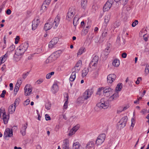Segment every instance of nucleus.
<instances>
[{
    "label": "nucleus",
    "mask_w": 149,
    "mask_h": 149,
    "mask_svg": "<svg viewBox=\"0 0 149 149\" xmlns=\"http://www.w3.org/2000/svg\"><path fill=\"white\" fill-rule=\"evenodd\" d=\"M77 72L75 71H73L70 77V81H73L74 80L76 77V73Z\"/></svg>",
    "instance_id": "393cba45"
},
{
    "label": "nucleus",
    "mask_w": 149,
    "mask_h": 149,
    "mask_svg": "<svg viewBox=\"0 0 149 149\" xmlns=\"http://www.w3.org/2000/svg\"><path fill=\"white\" fill-rule=\"evenodd\" d=\"M69 146V141L68 139H66L63 141L62 146Z\"/></svg>",
    "instance_id": "37998d69"
},
{
    "label": "nucleus",
    "mask_w": 149,
    "mask_h": 149,
    "mask_svg": "<svg viewBox=\"0 0 149 149\" xmlns=\"http://www.w3.org/2000/svg\"><path fill=\"white\" fill-rule=\"evenodd\" d=\"M127 120V117L124 116L122 118L118 123V128L119 130L124 127L126 125Z\"/></svg>",
    "instance_id": "7ed1b4c3"
},
{
    "label": "nucleus",
    "mask_w": 149,
    "mask_h": 149,
    "mask_svg": "<svg viewBox=\"0 0 149 149\" xmlns=\"http://www.w3.org/2000/svg\"><path fill=\"white\" fill-rule=\"evenodd\" d=\"M79 19V17L78 15H76L74 17V18L73 21V24L74 26H76L78 22Z\"/></svg>",
    "instance_id": "c85d7f7f"
},
{
    "label": "nucleus",
    "mask_w": 149,
    "mask_h": 149,
    "mask_svg": "<svg viewBox=\"0 0 149 149\" xmlns=\"http://www.w3.org/2000/svg\"><path fill=\"white\" fill-rule=\"evenodd\" d=\"M24 90L25 95L26 96L29 95L31 94L32 91V87L30 85H26L24 87Z\"/></svg>",
    "instance_id": "f8f14e48"
},
{
    "label": "nucleus",
    "mask_w": 149,
    "mask_h": 149,
    "mask_svg": "<svg viewBox=\"0 0 149 149\" xmlns=\"http://www.w3.org/2000/svg\"><path fill=\"white\" fill-rule=\"evenodd\" d=\"M145 72L147 74H148L149 72V65H147L146 66L145 69Z\"/></svg>",
    "instance_id": "bf43d9fd"
},
{
    "label": "nucleus",
    "mask_w": 149,
    "mask_h": 149,
    "mask_svg": "<svg viewBox=\"0 0 149 149\" xmlns=\"http://www.w3.org/2000/svg\"><path fill=\"white\" fill-rule=\"evenodd\" d=\"M60 19L61 17L59 15H57L56 17H55L54 22L52 23L53 25H54V28H55L54 27L56 28L58 26L59 24Z\"/></svg>",
    "instance_id": "2eb2a0df"
},
{
    "label": "nucleus",
    "mask_w": 149,
    "mask_h": 149,
    "mask_svg": "<svg viewBox=\"0 0 149 149\" xmlns=\"http://www.w3.org/2000/svg\"><path fill=\"white\" fill-rule=\"evenodd\" d=\"M51 106V104L50 102H48L45 104V107L47 109L49 110L50 109Z\"/></svg>",
    "instance_id": "e433bc0d"
},
{
    "label": "nucleus",
    "mask_w": 149,
    "mask_h": 149,
    "mask_svg": "<svg viewBox=\"0 0 149 149\" xmlns=\"http://www.w3.org/2000/svg\"><path fill=\"white\" fill-rule=\"evenodd\" d=\"M44 81V79L42 78H40L37 80L35 82V84L37 85L40 84H41Z\"/></svg>",
    "instance_id": "a19ab883"
},
{
    "label": "nucleus",
    "mask_w": 149,
    "mask_h": 149,
    "mask_svg": "<svg viewBox=\"0 0 149 149\" xmlns=\"http://www.w3.org/2000/svg\"><path fill=\"white\" fill-rule=\"evenodd\" d=\"M45 118L47 120H50V116L47 114H45Z\"/></svg>",
    "instance_id": "774afa93"
},
{
    "label": "nucleus",
    "mask_w": 149,
    "mask_h": 149,
    "mask_svg": "<svg viewBox=\"0 0 149 149\" xmlns=\"http://www.w3.org/2000/svg\"><path fill=\"white\" fill-rule=\"evenodd\" d=\"M82 65V62L80 60H79L76 64L75 66L74 67L75 71L78 72L80 69V67Z\"/></svg>",
    "instance_id": "a211bd4d"
},
{
    "label": "nucleus",
    "mask_w": 149,
    "mask_h": 149,
    "mask_svg": "<svg viewBox=\"0 0 149 149\" xmlns=\"http://www.w3.org/2000/svg\"><path fill=\"white\" fill-rule=\"evenodd\" d=\"M40 22V19L39 17L35 18L33 21L32 23V29L35 30L38 26Z\"/></svg>",
    "instance_id": "1a4fd4ad"
},
{
    "label": "nucleus",
    "mask_w": 149,
    "mask_h": 149,
    "mask_svg": "<svg viewBox=\"0 0 149 149\" xmlns=\"http://www.w3.org/2000/svg\"><path fill=\"white\" fill-rule=\"evenodd\" d=\"M22 79L21 78H19L17 80L16 84V85H17V86H20L21 84H22Z\"/></svg>",
    "instance_id": "a18cd8bd"
},
{
    "label": "nucleus",
    "mask_w": 149,
    "mask_h": 149,
    "mask_svg": "<svg viewBox=\"0 0 149 149\" xmlns=\"http://www.w3.org/2000/svg\"><path fill=\"white\" fill-rule=\"evenodd\" d=\"M113 90L111 88H104L103 94L107 97H109L112 95Z\"/></svg>",
    "instance_id": "39448f33"
},
{
    "label": "nucleus",
    "mask_w": 149,
    "mask_h": 149,
    "mask_svg": "<svg viewBox=\"0 0 149 149\" xmlns=\"http://www.w3.org/2000/svg\"><path fill=\"white\" fill-rule=\"evenodd\" d=\"M48 58H49V60L52 62L55 60L52 54H51Z\"/></svg>",
    "instance_id": "8fccbe9b"
},
{
    "label": "nucleus",
    "mask_w": 149,
    "mask_h": 149,
    "mask_svg": "<svg viewBox=\"0 0 149 149\" xmlns=\"http://www.w3.org/2000/svg\"><path fill=\"white\" fill-rule=\"evenodd\" d=\"M89 68H90L89 67L88 68H85L82 70V76L83 77H85L86 76L89 71Z\"/></svg>",
    "instance_id": "b1692460"
},
{
    "label": "nucleus",
    "mask_w": 149,
    "mask_h": 149,
    "mask_svg": "<svg viewBox=\"0 0 149 149\" xmlns=\"http://www.w3.org/2000/svg\"><path fill=\"white\" fill-rule=\"evenodd\" d=\"M109 47H107V48L104 50V55L107 56L109 54Z\"/></svg>",
    "instance_id": "4c0bfd02"
},
{
    "label": "nucleus",
    "mask_w": 149,
    "mask_h": 149,
    "mask_svg": "<svg viewBox=\"0 0 149 149\" xmlns=\"http://www.w3.org/2000/svg\"><path fill=\"white\" fill-rule=\"evenodd\" d=\"M48 7V5L45 3H43L41 6V8L42 9H45L47 8Z\"/></svg>",
    "instance_id": "5fc2aeb1"
},
{
    "label": "nucleus",
    "mask_w": 149,
    "mask_h": 149,
    "mask_svg": "<svg viewBox=\"0 0 149 149\" xmlns=\"http://www.w3.org/2000/svg\"><path fill=\"white\" fill-rule=\"evenodd\" d=\"M13 136V131L12 129L7 128L6 129L3 135L5 138L8 137H11Z\"/></svg>",
    "instance_id": "6e6552de"
},
{
    "label": "nucleus",
    "mask_w": 149,
    "mask_h": 149,
    "mask_svg": "<svg viewBox=\"0 0 149 149\" xmlns=\"http://www.w3.org/2000/svg\"><path fill=\"white\" fill-rule=\"evenodd\" d=\"M16 107L13 105V104H11L10 106L8 109V112L12 114L15 111V109Z\"/></svg>",
    "instance_id": "6ab92c4d"
},
{
    "label": "nucleus",
    "mask_w": 149,
    "mask_h": 149,
    "mask_svg": "<svg viewBox=\"0 0 149 149\" xmlns=\"http://www.w3.org/2000/svg\"><path fill=\"white\" fill-rule=\"evenodd\" d=\"M88 30L87 29L83 30L81 32V35L85 36L88 33Z\"/></svg>",
    "instance_id": "c03bdc74"
},
{
    "label": "nucleus",
    "mask_w": 149,
    "mask_h": 149,
    "mask_svg": "<svg viewBox=\"0 0 149 149\" xmlns=\"http://www.w3.org/2000/svg\"><path fill=\"white\" fill-rule=\"evenodd\" d=\"M118 97V94L117 93H115L111 95L109 98V99L110 101H112L113 100H116Z\"/></svg>",
    "instance_id": "4be33fe9"
},
{
    "label": "nucleus",
    "mask_w": 149,
    "mask_h": 149,
    "mask_svg": "<svg viewBox=\"0 0 149 149\" xmlns=\"http://www.w3.org/2000/svg\"><path fill=\"white\" fill-rule=\"evenodd\" d=\"M19 37L18 36H17L15 38V43L16 44H17L18 42V41L19 40Z\"/></svg>",
    "instance_id": "0e129e2a"
},
{
    "label": "nucleus",
    "mask_w": 149,
    "mask_h": 149,
    "mask_svg": "<svg viewBox=\"0 0 149 149\" xmlns=\"http://www.w3.org/2000/svg\"><path fill=\"white\" fill-rule=\"evenodd\" d=\"M69 96L68 95H67L66 98V99L65 100V102L64 103V106H63V108L64 109H66L68 107V99Z\"/></svg>",
    "instance_id": "c9c22d12"
},
{
    "label": "nucleus",
    "mask_w": 149,
    "mask_h": 149,
    "mask_svg": "<svg viewBox=\"0 0 149 149\" xmlns=\"http://www.w3.org/2000/svg\"><path fill=\"white\" fill-rule=\"evenodd\" d=\"M107 34V31H104L102 34V38L106 37Z\"/></svg>",
    "instance_id": "338daca9"
},
{
    "label": "nucleus",
    "mask_w": 149,
    "mask_h": 149,
    "mask_svg": "<svg viewBox=\"0 0 149 149\" xmlns=\"http://www.w3.org/2000/svg\"><path fill=\"white\" fill-rule=\"evenodd\" d=\"M112 5V4H111L109 2H106L103 7V9H109Z\"/></svg>",
    "instance_id": "a878e982"
},
{
    "label": "nucleus",
    "mask_w": 149,
    "mask_h": 149,
    "mask_svg": "<svg viewBox=\"0 0 149 149\" xmlns=\"http://www.w3.org/2000/svg\"><path fill=\"white\" fill-rule=\"evenodd\" d=\"M20 86H17V85H16V86L14 88V91L17 93L19 89V87Z\"/></svg>",
    "instance_id": "680f3d73"
},
{
    "label": "nucleus",
    "mask_w": 149,
    "mask_h": 149,
    "mask_svg": "<svg viewBox=\"0 0 149 149\" xmlns=\"http://www.w3.org/2000/svg\"><path fill=\"white\" fill-rule=\"evenodd\" d=\"M119 6L118 3H115L113 4V8L117 9Z\"/></svg>",
    "instance_id": "3c124183"
},
{
    "label": "nucleus",
    "mask_w": 149,
    "mask_h": 149,
    "mask_svg": "<svg viewBox=\"0 0 149 149\" xmlns=\"http://www.w3.org/2000/svg\"><path fill=\"white\" fill-rule=\"evenodd\" d=\"M135 123V119L133 118H132L131 119V124L130 127V128L132 130L133 129V127L134 126Z\"/></svg>",
    "instance_id": "58836bf2"
},
{
    "label": "nucleus",
    "mask_w": 149,
    "mask_h": 149,
    "mask_svg": "<svg viewBox=\"0 0 149 149\" xmlns=\"http://www.w3.org/2000/svg\"><path fill=\"white\" fill-rule=\"evenodd\" d=\"M116 75L113 74H109L107 77V82L108 83L111 84L116 79Z\"/></svg>",
    "instance_id": "ddd939ff"
},
{
    "label": "nucleus",
    "mask_w": 149,
    "mask_h": 149,
    "mask_svg": "<svg viewBox=\"0 0 149 149\" xmlns=\"http://www.w3.org/2000/svg\"><path fill=\"white\" fill-rule=\"evenodd\" d=\"M79 125H76L73 127V128L72 129L73 130H74V131L75 132H76L79 129Z\"/></svg>",
    "instance_id": "603ef678"
},
{
    "label": "nucleus",
    "mask_w": 149,
    "mask_h": 149,
    "mask_svg": "<svg viewBox=\"0 0 149 149\" xmlns=\"http://www.w3.org/2000/svg\"><path fill=\"white\" fill-rule=\"evenodd\" d=\"M54 73V72H52L46 75V79H50L52 75H53Z\"/></svg>",
    "instance_id": "ea45409f"
},
{
    "label": "nucleus",
    "mask_w": 149,
    "mask_h": 149,
    "mask_svg": "<svg viewBox=\"0 0 149 149\" xmlns=\"http://www.w3.org/2000/svg\"><path fill=\"white\" fill-rule=\"evenodd\" d=\"M61 54V51L60 50H58L52 54L54 58L56 60L58 58Z\"/></svg>",
    "instance_id": "aec40b11"
},
{
    "label": "nucleus",
    "mask_w": 149,
    "mask_h": 149,
    "mask_svg": "<svg viewBox=\"0 0 149 149\" xmlns=\"http://www.w3.org/2000/svg\"><path fill=\"white\" fill-rule=\"evenodd\" d=\"M6 93V91L3 90L2 92V93L0 95V96L2 98H3L5 96V94Z\"/></svg>",
    "instance_id": "e2e57ef3"
},
{
    "label": "nucleus",
    "mask_w": 149,
    "mask_h": 149,
    "mask_svg": "<svg viewBox=\"0 0 149 149\" xmlns=\"http://www.w3.org/2000/svg\"><path fill=\"white\" fill-rule=\"evenodd\" d=\"M142 79L141 77L138 78L137 80L136 81V84H139L140 81H141Z\"/></svg>",
    "instance_id": "052dcab7"
},
{
    "label": "nucleus",
    "mask_w": 149,
    "mask_h": 149,
    "mask_svg": "<svg viewBox=\"0 0 149 149\" xmlns=\"http://www.w3.org/2000/svg\"><path fill=\"white\" fill-rule=\"evenodd\" d=\"M86 100H84V98L82 97H79L77 100V103H82L84 101Z\"/></svg>",
    "instance_id": "f704fd0d"
},
{
    "label": "nucleus",
    "mask_w": 149,
    "mask_h": 149,
    "mask_svg": "<svg viewBox=\"0 0 149 149\" xmlns=\"http://www.w3.org/2000/svg\"><path fill=\"white\" fill-rule=\"evenodd\" d=\"M73 147L74 149H86L85 144H82L80 145L78 142L74 143Z\"/></svg>",
    "instance_id": "423d86ee"
},
{
    "label": "nucleus",
    "mask_w": 149,
    "mask_h": 149,
    "mask_svg": "<svg viewBox=\"0 0 149 149\" xmlns=\"http://www.w3.org/2000/svg\"><path fill=\"white\" fill-rule=\"evenodd\" d=\"M85 52V48L83 47H81L80 48L77 53V55H80Z\"/></svg>",
    "instance_id": "2f4dec72"
},
{
    "label": "nucleus",
    "mask_w": 149,
    "mask_h": 149,
    "mask_svg": "<svg viewBox=\"0 0 149 149\" xmlns=\"http://www.w3.org/2000/svg\"><path fill=\"white\" fill-rule=\"evenodd\" d=\"M53 21V19L52 18H50L48 20V22L46 23L44 27V29L46 31H47L50 29L52 26V22Z\"/></svg>",
    "instance_id": "9d476101"
},
{
    "label": "nucleus",
    "mask_w": 149,
    "mask_h": 149,
    "mask_svg": "<svg viewBox=\"0 0 149 149\" xmlns=\"http://www.w3.org/2000/svg\"><path fill=\"white\" fill-rule=\"evenodd\" d=\"M123 107H120L118 108L117 112L118 113H120L121 112L123 111Z\"/></svg>",
    "instance_id": "4d7b16f0"
},
{
    "label": "nucleus",
    "mask_w": 149,
    "mask_h": 149,
    "mask_svg": "<svg viewBox=\"0 0 149 149\" xmlns=\"http://www.w3.org/2000/svg\"><path fill=\"white\" fill-rule=\"evenodd\" d=\"M98 60L99 58L98 56H94L89 64V67L91 68V66L94 67H96L97 65Z\"/></svg>",
    "instance_id": "0eeeda50"
},
{
    "label": "nucleus",
    "mask_w": 149,
    "mask_h": 149,
    "mask_svg": "<svg viewBox=\"0 0 149 149\" xmlns=\"http://www.w3.org/2000/svg\"><path fill=\"white\" fill-rule=\"evenodd\" d=\"M122 88V84L121 83L118 84L117 85L116 88V91H120Z\"/></svg>",
    "instance_id": "72a5a7b5"
},
{
    "label": "nucleus",
    "mask_w": 149,
    "mask_h": 149,
    "mask_svg": "<svg viewBox=\"0 0 149 149\" xmlns=\"http://www.w3.org/2000/svg\"><path fill=\"white\" fill-rule=\"evenodd\" d=\"M58 86L57 84L55 83L53 85L52 88V92L55 93L58 91Z\"/></svg>",
    "instance_id": "412c9836"
},
{
    "label": "nucleus",
    "mask_w": 149,
    "mask_h": 149,
    "mask_svg": "<svg viewBox=\"0 0 149 149\" xmlns=\"http://www.w3.org/2000/svg\"><path fill=\"white\" fill-rule=\"evenodd\" d=\"M3 119L5 124H6L8 122V120L9 118L8 116L6 115V114L3 115Z\"/></svg>",
    "instance_id": "c756f323"
},
{
    "label": "nucleus",
    "mask_w": 149,
    "mask_h": 149,
    "mask_svg": "<svg viewBox=\"0 0 149 149\" xmlns=\"http://www.w3.org/2000/svg\"><path fill=\"white\" fill-rule=\"evenodd\" d=\"M27 125L28 123L26 122V123L25 124L22 125V127L21 128L20 132L23 136L26 135V129L27 128Z\"/></svg>",
    "instance_id": "f3484780"
},
{
    "label": "nucleus",
    "mask_w": 149,
    "mask_h": 149,
    "mask_svg": "<svg viewBox=\"0 0 149 149\" xmlns=\"http://www.w3.org/2000/svg\"><path fill=\"white\" fill-rule=\"evenodd\" d=\"M8 57L7 53H6L5 55L2 56L1 58V59H0L2 63H4L6 60L7 58Z\"/></svg>",
    "instance_id": "7c9ffc66"
},
{
    "label": "nucleus",
    "mask_w": 149,
    "mask_h": 149,
    "mask_svg": "<svg viewBox=\"0 0 149 149\" xmlns=\"http://www.w3.org/2000/svg\"><path fill=\"white\" fill-rule=\"evenodd\" d=\"M1 113H3V115L4 114H6L5 109L3 107H1L0 109V116H1Z\"/></svg>",
    "instance_id": "49530a36"
},
{
    "label": "nucleus",
    "mask_w": 149,
    "mask_h": 149,
    "mask_svg": "<svg viewBox=\"0 0 149 149\" xmlns=\"http://www.w3.org/2000/svg\"><path fill=\"white\" fill-rule=\"evenodd\" d=\"M94 146V142L93 141L88 142L86 145V148H89L93 147Z\"/></svg>",
    "instance_id": "bb28decb"
},
{
    "label": "nucleus",
    "mask_w": 149,
    "mask_h": 149,
    "mask_svg": "<svg viewBox=\"0 0 149 149\" xmlns=\"http://www.w3.org/2000/svg\"><path fill=\"white\" fill-rule=\"evenodd\" d=\"M20 101V100L19 98H17L15 101V102L14 104L13 105L16 107V106L17 105L19 104Z\"/></svg>",
    "instance_id": "de8ad7c7"
},
{
    "label": "nucleus",
    "mask_w": 149,
    "mask_h": 149,
    "mask_svg": "<svg viewBox=\"0 0 149 149\" xmlns=\"http://www.w3.org/2000/svg\"><path fill=\"white\" fill-rule=\"evenodd\" d=\"M110 19V16L109 15H108L107 16H106L104 18V22L106 23V24H107L109 22V20Z\"/></svg>",
    "instance_id": "79ce46f5"
},
{
    "label": "nucleus",
    "mask_w": 149,
    "mask_h": 149,
    "mask_svg": "<svg viewBox=\"0 0 149 149\" xmlns=\"http://www.w3.org/2000/svg\"><path fill=\"white\" fill-rule=\"evenodd\" d=\"M106 138V135L104 134H102L97 137L96 141V144L97 146L101 145L104 141Z\"/></svg>",
    "instance_id": "20e7f679"
},
{
    "label": "nucleus",
    "mask_w": 149,
    "mask_h": 149,
    "mask_svg": "<svg viewBox=\"0 0 149 149\" xmlns=\"http://www.w3.org/2000/svg\"><path fill=\"white\" fill-rule=\"evenodd\" d=\"M87 0H81V6L82 8L85 9L87 6Z\"/></svg>",
    "instance_id": "5701e85b"
},
{
    "label": "nucleus",
    "mask_w": 149,
    "mask_h": 149,
    "mask_svg": "<svg viewBox=\"0 0 149 149\" xmlns=\"http://www.w3.org/2000/svg\"><path fill=\"white\" fill-rule=\"evenodd\" d=\"M109 105L108 101L105 100L104 98H102L100 100V102L98 103L96 106L100 109H106L109 107Z\"/></svg>",
    "instance_id": "f03ea898"
},
{
    "label": "nucleus",
    "mask_w": 149,
    "mask_h": 149,
    "mask_svg": "<svg viewBox=\"0 0 149 149\" xmlns=\"http://www.w3.org/2000/svg\"><path fill=\"white\" fill-rule=\"evenodd\" d=\"M29 47L28 43L25 42L20 45L16 50L15 54L18 56L23 54Z\"/></svg>",
    "instance_id": "f257e3e1"
},
{
    "label": "nucleus",
    "mask_w": 149,
    "mask_h": 149,
    "mask_svg": "<svg viewBox=\"0 0 149 149\" xmlns=\"http://www.w3.org/2000/svg\"><path fill=\"white\" fill-rule=\"evenodd\" d=\"M120 64L119 60L117 59L114 60L112 62L113 65L116 67H118L119 66Z\"/></svg>",
    "instance_id": "cd10ccee"
},
{
    "label": "nucleus",
    "mask_w": 149,
    "mask_h": 149,
    "mask_svg": "<svg viewBox=\"0 0 149 149\" xmlns=\"http://www.w3.org/2000/svg\"><path fill=\"white\" fill-rule=\"evenodd\" d=\"M15 46L14 45H11L8 49V50L6 53H10V52L13 51L15 49Z\"/></svg>",
    "instance_id": "473e14b6"
},
{
    "label": "nucleus",
    "mask_w": 149,
    "mask_h": 149,
    "mask_svg": "<svg viewBox=\"0 0 149 149\" xmlns=\"http://www.w3.org/2000/svg\"><path fill=\"white\" fill-rule=\"evenodd\" d=\"M58 40V38H53L49 42L48 45L49 47V48H52L57 43Z\"/></svg>",
    "instance_id": "dca6fc26"
},
{
    "label": "nucleus",
    "mask_w": 149,
    "mask_h": 149,
    "mask_svg": "<svg viewBox=\"0 0 149 149\" xmlns=\"http://www.w3.org/2000/svg\"><path fill=\"white\" fill-rule=\"evenodd\" d=\"M104 88L101 87L99 88L97 90V92L96 94L98 95H100L101 94V91L103 90V91Z\"/></svg>",
    "instance_id": "09e8293b"
},
{
    "label": "nucleus",
    "mask_w": 149,
    "mask_h": 149,
    "mask_svg": "<svg viewBox=\"0 0 149 149\" xmlns=\"http://www.w3.org/2000/svg\"><path fill=\"white\" fill-rule=\"evenodd\" d=\"M75 132L72 129L71 130H70V131L69 133L68 134V135L69 136H72L73 134H74L75 133Z\"/></svg>",
    "instance_id": "13d9d810"
},
{
    "label": "nucleus",
    "mask_w": 149,
    "mask_h": 149,
    "mask_svg": "<svg viewBox=\"0 0 149 149\" xmlns=\"http://www.w3.org/2000/svg\"><path fill=\"white\" fill-rule=\"evenodd\" d=\"M75 12L74 10H69L67 15L66 19L68 21H70L74 15Z\"/></svg>",
    "instance_id": "9b49d317"
},
{
    "label": "nucleus",
    "mask_w": 149,
    "mask_h": 149,
    "mask_svg": "<svg viewBox=\"0 0 149 149\" xmlns=\"http://www.w3.org/2000/svg\"><path fill=\"white\" fill-rule=\"evenodd\" d=\"M128 0H120V3L122 5H125L126 4Z\"/></svg>",
    "instance_id": "864d4df0"
},
{
    "label": "nucleus",
    "mask_w": 149,
    "mask_h": 149,
    "mask_svg": "<svg viewBox=\"0 0 149 149\" xmlns=\"http://www.w3.org/2000/svg\"><path fill=\"white\" fill-rule=\"evenodd\" d=\"M138 23V21L137 20H135L133 22L132 24V27H134Z\"/></svg>",
    "instance_id": "6e6d98bb"
},
{
    "label": "nucleus",
    "mask_w": 149,
    "mask_h": 149,
    "mask_svg": "<svg viewBox=\"0 0 149 149\" xmlns=\"http://www.w3.org/2000/svg\"><path fill=\"white\" fill-rule=\"evenodd\" d=\"M92 92L88 89L84 92L83 95V97L84 98V100H86L90 97L92 95Z\"/></svg>",
    "instance_id": "4468645a"
},
{
    "label": "nucleus",
    "mask_w": 149,
    "mask_h": 149,
    "mask_svg": "<svg viewBox=\"0 0 149 149\" xmlns=\"http://www.w3.org/2000/svg\"><path fill=\"white\" fill-rule=\"evenodd\" d=\"M28 74H29V72H26V73L23 74H22V78L24 79H25L26 77L28 75Z\"/></svg>",
    "instance_id": "69168bd1"
}]
</instances>
